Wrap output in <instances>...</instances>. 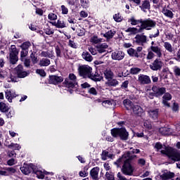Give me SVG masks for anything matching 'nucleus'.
Wrapping results in <instances>:
<instances>
[{"label":"nucleus","mask_w":180,"mask_h":180,"mask_svg":"<svg viewBox=\"0 0 180 180\" xmlns=\"http://www.w3.org/2000/svg\"><path fill=\"white\" fill-rule=\"evenodd\" d=\"M159 131L160 133H161V134H163L164 136H167V134H168V132L169 131V129L167 127H162V128H160Z\"/></svg>","instance_id":"a18cd8bd"},{"label":"nucleus","mask_w":180,"mask_h":180,"mask_svg":"<svg viewBox=\"0 0 180 180\" xmlns=\"http://www.w3.org/2000/svg\"><path fill=\"white\" fill-rule=\"evenodd\" d=\"M126 32L127 33H132L133 34H136V33H137V28L129 27L126 30Z\"/></svg>","instance_id":"6e6d98bb"},{"label":"nucleus","mask_w":180,"mask_h":180,"mask_svg":"<svg viewBox=\"0 0 180 180\" xmlns=\"http://www.w3.org/2000/svg\"><path fill=\"white\" fill-rule=\"evenodd\" d=\"M113 19L116 22H122V20H123V17H122L120 13H118L113 15Z\"/></svg>","instance_id":"c03bdc74"},{"label":"nucleus","mask_w":180,"mask_h":180,"mask_svg":"<svg viewBox=\"0 0 180 180\" xmlns=\"http://www.w3.org/2000/svg\"><path fill=\"white\" fill-rule=\"evenodd\" d=\"M6 94V98L8 101V102L12 103V91L11 90L7 89L5 92Z\"/></svg>","instance_id":"e433bc0d"},{"label":"nucleus","mask_w":180,"mask_h":180,"mask_svg":"<svg viewBox=\"0 0 180 180\" xmlns=\"http://www.w3.org/2000/svg\"><path fill=\"white\" fill-rule=\"evenodd\" d=\"M56 53L57 57H61V49L59 46L56 47Z\"/></svg>","instance_id":"774afa93"},{"label":"nucleus","mask_w":180,"mask_h":180,"mask_svg":"<svg viewBox=\"0 0 180 180\" xmlns=\"http://www.w3.org/2000/svg\"><path fill=\"white\" fill-rule=\"evenodd\" d=\"M30 58L32 64H37V63H39V59L37 58V56L36 55V53L32 52L30 54Z\"/></svg>","instance_id":"473e14b6"},{"label":"nucleus","mask_w":180,"mask_h":180,"mask_svg":"<svg viewBox=\"0 0 180 180\" xmlns=\"http://www.w3.org/2000/svg\"><path fill=\"white\" fill-rule=\"evenodd\" d=\"M16 161L15 160V159L12 158L10 159L9 160L7 161V164L10 166L12 167V165H15V164H16Z\"/></svg>","instance_id":"0e129e2a"},{"label":"nucleus","mask_w":180,"mask_h":180,"mask_svg":"<svg viewBox=\"0 0 180 180\" xmlns=\"http://www.w3.org/2000/svg\"><path fill=\"white\" fill-rule=\"evenodd\" d=\"M162 65H164V63H162L161 58H158L149 65V67L153 71H160V70L162 68Z\"/></svg>","instance_id":"423d86ee"},{"label":"nucleus","mask_w":180,"mask_h":180,"mask_svg":"<svg viewBox=\"0 0 180 180\" xmlns=\"http://www.w3.org/2000/svg\"><path fill=\"white\" fill-rule=\"evenodd\" d=\"M60 8H61L63 15H68V8L67 7H65V6L62 5L60 6Z\"/></svg>","instance_id":"bf43d9fd"},{"label":"nucleus","mask_w":180,"mask_h":180,"mask_svg":"<svg viewBox=\"0 0 180 180\" xmlns=\"http://www.w3.org/2000/svg\"><path fill=\"white\" fill-rule=\"evenodd\" d=\"M139 8L141 9V11L146 12V9H148L150 8V1L145 0Z\"/></svg>","instance_id":"7c9ffc66"},{"label":"nucleus","mask_w":180,"mask_h":180,"mask_svg":"<svg viewBox=\"0 0 180 180\" xmlns=\"http://www.w3.org/2000/svg\"><path fill=\"white\" fill-rule=\"evenodd\" d=\"M70 81H72L73 82H75V84H77V76H75V75H74L73 73H70L69 75V79Z\"/></svg>","instance_id":"3c124183"},{"label":"nucleus","mask_w":180,"mask_h":180,"mask_svg":"<svg viewBox=\"0 0 180 180\" xmlns=\"http://www.w3.org/2000/svg\"><path fill=\"white\" fill-rule=\"evenodd\" d=\"M63 85L66 87V88H74V86H75V85H77V83H75L74 82H72V80H69V79H66L64 82H63Z\"/></svg>","instance_id":"5701e85b"},{"label":"nucleus","mask_w":180,"mask_h":180,"mask_svg":"<svg viewBox=\"0 0 180 180\" xmlns=\"http://www.w3.org/2000/svg\"><path fill=\"white\" fill-rule=\"evenodd\" d=\"M154 57H155V54L154 53V52H153L151 51H148L146 58L148 60H153V58H154Z\"/></svg>","instance_id":"5fc2aeb1"},{"label":"nucleus","mask_w":180,"mask_h":180,"mask_svg":"<svg viewBox=\"0 0 180 180\" xmlns=\"http://www.w3.org/2000/svg\"><path fill=\"white\" fill-rule=\"evenodd\" d=\"M172 99V96L169 93H166L162 96V104L164 106H167V108H169L171 105L169 103H168L169 101H171Z\"/></svg>","instance_id":"4468645a"},{"label":"nucleus","mask_w":180,"mask_h":180,"mask_svg":"<svg viewBox=\"0 0 180 180\" xmlns=\"http://www.w3.org/2000/svg\"><path fill=\"white\" fill-rule=\"evenodd\" d=\"M111 134L112 137H117L120 134V129L114 128L111 129Z\"/></svg>","instance_id":"58836bf2"},{"label":"nucleus","mask_w":180,"mask_h":180,"mask_svg":"<svg viewBox=\"0 0 180 180\" xmlns=\"http://www.w3.org/2000/svg\"><path fill=\"white\" fill-rule=\"evenodd\" d=\"M116 32L115 31L110 30L103 34V37L106 39H112Z\"/></svg>","instance_id":"72a5a7b5"},{"label":"nucleus","mask_w":180,"mask_h":180,"mask_svg":"<svg viewBox=\"0 0 180 180\" xmlns=\"http://www.w3.org/2000/svg\"><path fill=\"white\" fill-rule=\"evenodd\" d=\"M88 92L90 94V95H93L94 96H96V95H98V90H96L95 87L89 89Z\"/></svg>","instance_id":"49530a36"},{"label":"nucleus","mask_w":180,"mask_h":180,"mask_svg":"<svg viewBox=\"0 0 180 180\" xmlns=\"http://www.w3.org/2000/svg\"><path fill=\"white\" fill-rule=\"evenodd\" d=\"M108 48V44L106 43H103L97 45L96 49H105Z\"/></svg>","instance_id":"69168bd1"},{"label":"nucleus","mask_w":180,"mask_h":180,"mask_svg":"<svg viewBox=\"0 0 180 180\" xmlns=\"http://www.w3.org/2000/svg\"><path fill=\"white\" fill-rule=\"evenodd\" d=\"M27 54H29V51H26V50L21 51L20 52L21 58H25V57H26Z\"/></svg>","instance_id":"680f3d73"},{"label":"nucleus","mask_w":180,"mask_h":180,"mask_svg":"<svg viewBox=\"0 0 180 180\" xmlns=\"http://www.w3.org/2000/svg\"><path fill=\"white\" fill-rule=\"evenodd\" d=\"M142 21H143V19L136 20V18H134V17H131L129 20V23H131V25L132 26H136V25H139V23H141V25Z\"/></svg>","instance_id":"c756f323"},{"label":"nucleus","mask_w":180,"mask_h":180,"mask_svg":"<svg viewBox=\"0 0 180 180\" xmlns=\"http://www.w3.org/2000/svg\"><path fill=\"white\" fill-rule=\"evenodd\" d=\"M34 174L37 175V176L39 178V179H44V174H43V172L40 170H36V167L34 168V172H33Z\"/></svg>","instance_id":"c9c22d12"},{"label":"nucleus","mask_w":180,"mask_h":180,"mask_svg":"<svg viewBox=\"0 0 180 180\" xmlns=\"http://www.w3.org/2000/svg\"><path fill=\"white\" fill-rule=\"evenodd\" d=\"M155 148H156V150H161V153L167 155V157H169L170 160H172V161H179V162L176 163V167L180 169L179 153H174L172 148L162 146L160 142L155 143Z\"/></svg>","instance_id":"f03ea898"},{"label":"nucleus","mask_w":180,"mask_h":180,"mask_svg":"<svg viewBox=\"0 0 180 180\" xmlns=\"http://www.w3.org/2000/svg\"><path fill=\"white\" fill-rule=\"evenodd\" d=\"M48 19H49V20H56L57 19V15L51 13L48 15Z\"/></svg>","instance_id":"13d9d810"},{"label":"nucleus","mask_w":180,"mask_h":180,"mask_svg":"<svg viewBox=\"0 0 180 180\" xmlns=\"http://www.w3.org/2000/svg\"><path fill=\"white\" fill-rule=\"evenodd\" d=\"M44 32L46 34H48V36H50V34H54V30L50 29L49 27L44 29Z\"/></svg>","instance_id":"603ef678"},{"label":"nucleus","mask_w":180,"mask_h":180,"mask_svg":"<svg viewBox=\"0 0 180 180\" xmlns=\"http://www.w3.org/2000/svg\"><path fill=\"white\" fill-rule=\"evenodd\" d=\"M162 13H163L165 16H167V18H169L170 19H172V18H174V13H172V11L167 8H163L162 11Z\"/></svg>","instance_id":"393cba45"},{"label":"nucleus","mask_w":180,"mask_h":180,"mask_svg":"<svg viewBox=\"0 0 180 180\" xmlns=\"http://www.w3.org/2000/svg\"><path fill=\"white\" fill-rule=\"evenodd\" d=\"M82 58L85 60L86 61H88L89 63H91L92 60H94V58L92 56H91V53H89L88 51H84L82 55Z\"/></svg>","instance_id":"412c9836"},{"label":"nucleus","mask_w":180,"mask_h":180,"mask_svg":"<svg viewBox=\"0 0 180 180\" xmlns=\"http://www.w3.org/2000/svg\"><path fill=\"white\" fill-rule=\"evenodd\" d=\"M50 64V59L46 58L41 59L39 63V65H40V67H49Z\"/></svg>","instance_id":"4be33fe9"},{"label":"nucleus","mask_w":180,"mask_h":180,"mask_svg":"<svg viewBox=\"0 0 180 180\" xmlns=\"http://www.w3.org/2000/svg\"><path fill=\"white\" fill-rule=\"evenodd\" d=\"M123 104L125 106L126 109H127V110L133 108V103L129 99L124 100Z\"/></svg>","instance_id":"c85d7f7f"},{"label":"nucleus","mask_w":180,"mask_h":180,"mask_svg":"<svg viewBox=\"0 0 180 180\" xmlns=\"http://www.w3.org/2000/svg\"><path fill=\"white\" fill-rule=\"evenodd\" d=\"M108 84L110 86H116V85L119 84V82L116 79H112Z\"/></svg>","instance_id":"e2e57ef3"},{"label":"nucleus","mask_w":180,"mask_h":180,"mask_svg":"<svg viewBox=\"0 0 180 180\" xmlns=\"http://www.w3.org/2000/svg\"><path fill=\"white\" fill-rule=\"evenodd\" d=\"M155 26H157V22L155 20H151L150 18L142 20L141 27L139 28L138 32L139 33H141V32H143L144 29L146 30H151V29H154Z\"/></svg>","instance_id":"20e7f679"},{"label":"nucleus","mask_w":180,"mask_h":180,"mask_svg":"<svg viewBox=\"0 0 180 180\" xmlns=\"http://www.w3.org/2000/svg\"><path fill=\"white\" fill-rule=\"evenodd\" d=\"M15 72L18 75V78H25L29 75V73L23 70V66L22 65H18L15 68Z\"/></svg>","instance_id":"1a4fd4ad"},{"label":"nucleus","mask_w":180,"mask_h":180,"mask_svg":"<svg viewBox=\"0 0 180 180\" xmlns=\"http://www.w3.org/2000/svg\"><path fill=\"white\" fill-rule=\"evenodd\" d=\"M34 168H36V166H34L33 164H30V165L25 164L23 167L20 168V171L25 175H29V174H31L32 172H34Z\"/></svg>","instance_id":"6e6552de"},{"label":"nucleus","mask_w":180,"mask_h":180,"mask_svg":"<svg viewBox=\"0 0 180 180\" xmlns=\"http://www.w3.org/2000/svg\"><path fill=\"white\" fill-rule=\"evenodd\" d=\"M105 178L107 180H115V174L112 172H107L105 173Z\"/></svg>","instance_id":"ea45409f"},{"label":"nucleus","mask_w":180,"mask_h":180,"mask_svg":"<svg viewBox=\"0 0 180 180\" xmlns=\"http://www.w3.org/2000/svg\"><path fill=\"white\" fill-rule=\"evenodd\" d=\"M111 57L112 60L120 61V60H123V58H124V52L122 51H114L112 53Z\"/></svg>","instance_id":"f8f14e48"},{"label":"nucleus","mask_w":180,"mask_h":180,"mask_svg":"<svg viewBox=\"0 0 180 180\" xmlns=\"http://www.w3.org/2000/svg\"><path fill=\"white\" fill-rule=\"evenodd\" d=\"M135 42L137 44H144V43H147V36L144 35V34H138L135 37Z\"/></svg>","instance_id":"ddd939ff"},{"label":"nucleus","mask_w":180,"mask_h":180,"mask_svg":"<svg viewBox=\"0 0 180 180\" xmlns=\"http://www.w3.org/2000/svg\"><path fill=\"white\" fill-rule=\"evenodd\" d=\"M81 6L86 9V8H89V0H80Z\"/></svg>","instance_id":"a19ab883"},{"label":"nucleus","mask_w":180,"mask_h":180,"mask_svg":"<svg viewBox=\"0 0 180 180\" xmlns=\"http://www.w3.org/2000/svg\"><path fill=\"white\" fill-rule=\"evenodd\" d=\"M150 117L155 120L158 117V110H150L149 112Z\"/></svg>","instance_id":"bb28decb"},{"label":"nucleus","mask_w":180,"mask_h":180,"mask_svg":"<svg viewBox=\"0 0 180 180\" xmlns=\"http://www.w3.org/2000/svg\"><path fill=\"white\" fill-rule=\"evenodd\" d=\"M90 175L94 180H99V167H96L90 171Z\"/></svg>","instance_id":"2eb2a0df"},{"label":"nucleus","mask_w":180,"mask_h":180,"mask_svg":"<svg viewBox=\"0 0 180 180\" xmlns=\"http://www.w3.org/2000/svg\"><path fill=\"white\" fill-rule=\"evenodd\" d=\"M102 105L104 108H112V106H115V101L109 100L104 101L102 102Z\"/></svg>","instance_id":"cd10ccee"},{"label":"nucleus","mask_w":180,"mask_h":180,"mask_svg":"<svg viewBox=\"0 0 180 180\" xmlns=\"http://www.w3.org/2000/svg\"><path fill=\"white\" fill-rule=\"evenodd\" d=\"M127 53L129 56L131 57H136V58H139L140 57V55H139V53L134 50L133 48H130L127 50Z\"/></svg>","instance_id":"b1692460"},{"label":"nucleus","mask_w":180,"mask_h":180,"mask_svg":"<svg viewBox=\"0 0 180 180\" xmlns=\"http://www.w3.org/2000/svg\"><path fill=\"white\" fill-rule=\"evenodd\" d=\"M120 137L121 140H127L129 137V133L126 131V129L121 128L120 131Z\"/></svg>","instance_id":"aec40b11"},{"label":"nucleus","mask_w":180,"mask_h":180,"mask_svg":"<svg viewBox=\"0 0 180 180\" xmlns=\"http://www.w3.org/2000/svg\"><path fill=\"white\" fill-rule=\"evenodd\" d=\"M8 148L11 150H20V146L18 143H11L8 146Z\"/></svg>","instance_id":"37998d69"},{"label":"nucleus","mask_w":180,"mask_h":180,"mask_svg":"<svg viewBox=\"0 0 180 180\" xmlns=\"http://www.w3.org/2000/svg\"><path fill=\"white\" fill-rule=\"evenodd\" d=\"M56 26L58 29H63V27H66L65 22H64V20H60L57 21Z\"/></svg>","instance_id":"79ce46f5"},{"label":"nucleus","mask_w":180,"mask_h":180,"mask_svg":"<svg viewBox=\"0 0 180 180\" xmlns=\"http://www.w3.org/2000/svg\"><path fill=\"white\" fill-rule=\"evenodd\" d=\"M9 110V107L5 104L4 102L0 103V111L5 113V112H8Z\"/></svg>","instance_id":"2f4dec72"},{"label":"nucleus","mask_w":180,"mask_h":180,"mask_svg":"<svg viewBox=\"0 0 180 180\" xmlns=\"http://www.w3.org/2000/svg\"><path fill=\"white\" fill-rule=\"evenodd\" d=\"M143 126L146 127V129H149V130L151 129V128L153 127L151 123L148 121H146L143 124Z\"/></svg>","instance_id":"338daca9"},{"label":"nucleus","mask_w":180,"mask_h":180,"mask_svg":"<svg viewBox=\"0 0 180 180\" xmlns=\"http://www.w3.org/2000/svg\"><path fill=\"white\" fill-rule=\"evenodd\" d=\"M136 155H131L130 152H127L124 154L121 158H120L115 164H119V162H124L122 168V173L124 175H133V171H134V167L130 164L131 160L136 158Z\"/></svg>","instance_id":"f257e3e1"},{"label":"nucleus","mask_w":180,"mask_h":180,"mask_svg":"<svg viewBox=\"0 0 180 180\" xmlns=\"http://www.w3.org/2000/svg\"><path fill=\"white\" fill-rule=\"evenodd\" d=\"M104 75L105 77V79L110 81L112 78H113V72L110 70H106L104 72Z\"/></svg>","instance_id":"a878e982"},{"label":"nucleus","mask_w":180,"mask_h":180,"mask_svg":"<svg viewBox=\"0 0 180 180\" xmlns=\"http://www.w3.org/2000/svg\"><path fill=\"white\" fill-rule=\"evenodd\" d=\"M63 81H64V79L62 77H59L57 75L49 76V84L57 85V84H60L63 82Z\"/></svg>","instance_id":"9b49d317"},{"label":"nucleus","mask_w":180,"mask_h":180,"mask_svg":"<svg viewBox=\"0 0 180 180\" xmlns=\"http://www.w3.org/2000/svg\"><path fill=\"white\" fill-rule=\"evenodd\" d=\"M152 91L154 92L155 96L157 98H158V96H162L166 91L165 87H158L157 86H153L152 87Z\"/></svg>","instance_id":"9d476101"},{"label":"nucleus","mask_w":180,"mask_h":180,"mask_svg":"<svg viewBox=\"0 0 180 180\" xmlns=\"http://www.w3.org/2000/svg\"><path fill=\"white\" fill-rule=\"evenodd\" d=\"M9 58L11 64L15 65L18 63V56L19 55V50L16 49V46L11 45L9 50Z\"/></svg>","instance_id":"39448f33"},{"label":"nucleus","mask_w":180,"mask_h":180,"mask_svg":"<svg viewBox=\"0 0 180 180\" xmlns=\"http://www.w3.org/2000/svg\"><path fill=\"white\" fill-rule=\"evenodd\" d=\"M174 174L171 172H165L162 175H160V178L162 180L171 179V178H174Z\"/></svg>","instance_id":"6ab92c4d"},{"label":"nucleus","mask_w":180,"mask_h":180,"mask_svg":"<svg viewBox=\"0 0 180 180\" xmlns=\"http://www.w3.org/2000/svg\"><path fill=\"white\" fill-rule=\"evenodd\" d=\"M36 73L39 74L41 77H46V72L43 69H37Z\"/></svg>","instance_id":"864d4df0"},{"label":"nucleus","mask_w":180,"mask_h":180,"mask_svg":"<svg viewBox=\"0 0 180 180\" xmlns=\"http://www.w3.org/2000/svg\"><path fill=\"white\" fill-rule=\"evenodd\" d=\"M39 56H41V57H45L48 58H54V52H53V51H42Z\"/></svg>","instance_id":"dca6fc26"},{"label":"nucleus","mask_w":180,"mask_h":180,"mask_svg":"<svg viewBox=\"0 0 180 180\" xmlns=\"http://www.w3.org/2000/svg\"><path fill=\"white\" fill-rule=\"evenodd\" d=\"M174 72L176 77H180V68L179 67H174Z\"/></svg>","instance_id":"052dcab7"},{"label":"nucleus","mask_w":180,"mask_h":180,"mask_svg":"<svg viewBox=\"0 0 180 180\" xmlns=\"http://www.w3.org/2000/svg\"><path fill=\"white\" fill-rule=\"evenodd\" d=\"M131 109L134 115H136V116H141L143 113V108H141V107L139 105H133Z\"/></svg>","instance_id":"a211bd4d"},{"label":"nucleus","mask_w":180,"mask_h":180,"mask_svg":"<svg viewBox=\"0 0 180 180\" xmlns=\"http://www.w3.org/2000/svg\"><path fill=\"white\" fill-rule=\"evenodd\" d=\"M130 71H131V74L136 75L141 71V69L139 68H132Z\"/></svg>","instance_id":"09e8293b"},{"label":"nucleus","mask_w":180,"mask_h":180,"mask_svg":"<svg viewBox=\"0 0 180 180\" xmlns=\"http://www.w3.org/2000/svg\"><path fill=\"white\" fill-rule=\"evenodd\" d=\"M164 47L167 51H169V53H172V51H174V49H172V45H171L169 42H165Z\"/></svg>","instance_id":"4c0bfd02"},{"label":"nucleus","mask_w":180,"mask_h":180,"mask_svg":"<svg viewBox=\"0 0 180 180\" xmlns=\"http://www.w3.org/2000/svg\"><path fill=\"white\" fill-rule=\"evenodd\" d=\"M150 50L152 53H155L156 56H158V58H161L162 57V52L161 51V48L158 46H150Z\"/></svg>","instance_id":"f3484780"},{"label":"nucleus","mask_w":180,"mask_h":180,"mask_svg":"<svg viewBox=\"0 0 180 180\" xmlns=\"http://www.w3.org/2000/svg\"><path fill=\"white\" fill-rule=\"evenodd\" d=\"M91 43H94V44H98V43H101L102 41V39H98V37H93L91 38Z\"/></svg>","instance_id":"8fccbe9b"},{"label":"nucleus","mask_w":180,"mask_h":180,"mask_svg":"<svg viewBox=\"0 0 180 180\" xmlns=\"http://www.w3.org/2000/svg\"><path fill=\"white\" fill-rule=\"evenodd\" d=\"M137 81L141 85H148L151 84L150 76L146 75H139Z\"/></svg>","instance_id":"0eeeda50"},{"label":"nucleus","mask_w":180,"mask_h":180,"mask_svg":"<svg viewBox=\"0 0 180 180\" xmlns=\"http://www.w3.org/2000/svg\"><path fill=\"white\" fill-rule=\"evenodd\" d=\"M108 157H109V152H108L106 150H103L101 154V159L103 161H106L108 160Z\"/></svg>","instance_id":"de8ad7c7"},{"label":"nucleus","mask_w":180,"mask_h":180,"mask_svg":"<svg viewBox=\"0 0 180 180\" xmlns=\"http://www.w3.org/2000/svg\"><path fill=\"white\" fill-rule=\"evenodd\" d=\"M31 46L32 44H30V41H26L22 43L20 47L22 49V50L27 51L29 49V47H30Z\"/></svg>","instance_id":"f704fd0d"},{"label":"nucleus","mask_w":180,"mask_h":180,"mask_svg":"<svg viewBox=\"0 0 180 180\" xmlns=\"http://www.w3.org/2000/svg\"><path fill=\"white\" fill-rule=\"evenodd\" d=\"M6 171H7L8 174H9V175H12V174H15V172H16V169L13 168V167H7L6 169Z\"/></svg>","instance_id":"4d7b16f0"},{"label":"nucleus","mask_w":180,"mask_h":180,"mask_svg":"<svg viewBox=\"0 0 180 180\" xmlns=\"http://www.w3.org/2000/svg\"><path fill=\"white\" fill-rule=\"evenodd\" d=\"M78 71L80 77H82L83 78H90V79H92L96 82L102 81V79H103L102 76H98L96 75L92 74V68L88 65L79 66Z\"/></svg>","instance_id":"7ed1b4c3"}]
</instances>
